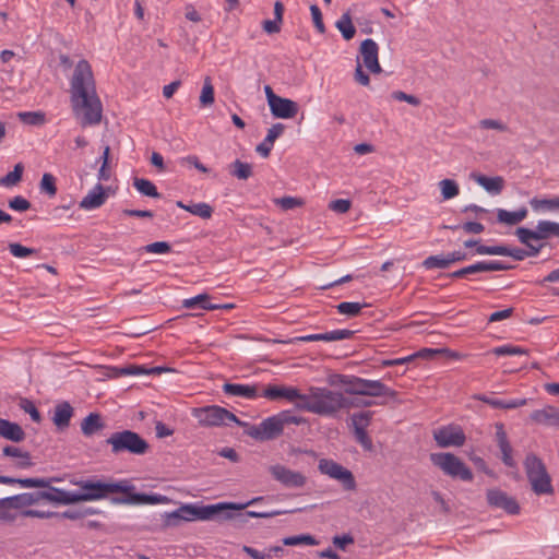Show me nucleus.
Wrapping results in <instances>:
<instances>
[{"instance_id": "f257e3e1", "label": "nucleus", "mask_w": 559, "mask_h": 559, "mask_svg": "<svg viewBox=\"0 0 559 559\" xmlns=\"http://www.w3.org/2000/svg\"><path fill=\"white\" fill-rule=\"evenodd\" d=\"M70 100L73 114L85 128L102 121L103 105L96 91L93 70L87 60H80L70 80Z\"/></svg>"}, {"instance_id": "f03ea898", "label": "nucleus", "mask_w": 559, "mask_h": 559, "mask_svg": "<svg viewBox=\"0 0 559 559\" xmlns=\"http://www.w3.org/2000/svg\"><path fill=\"white\" fill-rule=\"evenodd\" d=\"M307 419L293 415L290 411H282L263 419L259 425H250L245 421V433L257 441H270L277 439L288 425H304Z\"/></svg>"}, {"instance_id": "7ed1b4c3", "label": "nucleus", "mask_w": 559, "mask_h": 559, "mask_svg": "<svg viewBox=\"0 0 559 559\" xmlns=\"http://www.w3.org/2000/svg\"><path fill=\"white\" fill-rule=\"evenodd\" d=\"M344 394L328 388L311 386L306 401L296 403V408L320 416H335L344 408Z\"/></svg>"}, {"instance_id": "20e7f679", "label": "nucleus", "mask_w": 559, "mask_h": 559, "mask_svg": "<svg viewBox=\"0 0 559 559\" xmlns=\"http://www.w3.org/2000/svg\"><path fill=\"white\" fill-rule=\"evenodd\" d=\"M81 491L78 493L79 502L96 501L102 499H110L112 497L122 496V491H127V479L119 481H105L96 477L80 479L73 481Z\"/></svg>"}, {"instance_id": "39448f33", "label": "nucleus", "mask_w": 559, "mask_h": 559, "mask_svg": "<svg viewBox=\"0 0 559 559\" xmlns=\"http://www.w3.org/2000/svg\"><path fill=\"white\" fill-rule=\"evenodd\" d=\"M337 378V383L343 385L345 393L349 395H364L370 397L389 396L390 399L395 400L399 394L380 380H368L348 374H338Z\"/></svg>"}, {"instance_id": "423d86ee", "label": "nucleus", "mask_w": 559, "mask_h": 559, "mask_svg": "<svg viewBox=\"0 0 559 559\" xmlns=\"http://www.w3.org/2000/svg\"><path fill=\"white\" fill-rule=\"evenodd\" d=\"M219 507H214V504L209 506H195V504H183L177 510L173 512H165L160 515L162 518V527H176L181 524L183 521H209V520H217V511Z\"/></svg>"}, {"instance_id": "0eeeda50", "label": "nucleus", "mask_w": 559, "mask_h": 559, "mask_svg": "<svg viewBox=\"0 0 559 559\" xmlns=\"http://www.w3.org/2000/svg\"><path fill=\"white\" fill-rule=\"evenodd\" d=\"M531 488L537 496L552 495L554 486L545 463L535 453H528L523 462Z\"/></svg>"}, {"instance_id": "6e6552de", "label": "nucleus", "mask_w": 559, "mask_h": 559, "mask_svg": "<svg viewBox=\"0 0 559 559\" xmlns=\"http://www.w3.org/2000/svg\"><path fill=\"white\" fill-rule=\"evenodd\" d=\"M263 500H264V497H255V498L251 499L250 501H248L246 503H236V502H218V503H215L214 507H219L221 508L217 511V516L216 518H217V520H231V519H235L237 516H239V518L249 516V518H259V519H270V518H274V516L281 515V514L293 513V512H297V511H301L302 510V509H296V510H292V511H283V510L247 511L245 514H240V513L236 514V513H234V511L243 510L247 507L255 504V503H260Z\"/></svg>"}, {"instance_id": "1a4fd4ad", "label": "nucleus", "mask_w": 559, "mask_h": 559, "mask_svg": "<svg viewBox=\"0 0 559 559\" xmlns=\"http://www.w3.org/2000/svg\"><path fill=\"white\" fill-rule=\"evenodd\" d=\"M106 442L111 445V452L116 455L124 452L143 455L150 449L147 441L131 430L114 432Z\"/></svg>"}, {"instance_id": "9d476101", "label": "nucleus", "mask_w": 559, "mask_h": 559, "mask_svg": "<svg viewBox=\"0 0 559 559\" xmlns=\"http://www.w3.org/2000/svg\"><path fill=\"white\" fill-rule=\"evenodd\" d=\"M431 463L440 468L444 475L463 481H472L474 478L471 468L455 454L439 452L430 454Z\"/></svg>"}, {"instance_id": "9b49d317", "label": "nucleus", "mask_w": 559, "mask_h": 559, "mask_svg": "<svg viewBox=\"0 0 559 559\" xmlns=\"http://www.w3.org/2000/svg\"><path fill=\"white\" fill-rule=\"evenodd\" d=\"M192 415L203 427L227 426L229 423H235L239 427L245 426V421L240 420L234 413L218 405L193 408Z\"/></svg>"}, {"instance_id": "f8f14e48", "label": "nucleus", "mask_w": 559, "mask_h": 559, "mask_svg": "<svg viewBox=\"0 0 559 559\" xmlns=\"http://www.w3.org/2000/svg\"><path fill=\"white\" fill-rule=\"evenodd\" d=\"M127 487L129 488L127 491H122V496H117L111 498V503L114 504H130V506H139V504H157V503H166L169 499L166 496L158 493H140L135 492V487L127 479Z\"/></svg>"}, {"instance_id": "ddd939ff", "label": "nucleus", "mask_w": 559, "mask_h": 559, "mask_svg": "<svg viewBox=\"0 0 559 559\" xmlns=\"http://www.w3.org/2000/svg\"><path fill=\"white\" fill-rule=\"evenodd\" d=\"M272 478L287 489H301L307 485L308 478L298 471L290 469L283 464H274L269 467Z\"/></svg>"}, {"instance_id": "4468645a", "label": "nucleus", "mask_w": 559, "mask_h": 559, "mask_svg": "<svg viewBox=\"0 0 559 559\" xmlns=\"http://www.w3.org/2000/svg\"><path fill=\"white\" fill-rule=\"evenodd\" d=\"M320 473L342 483L345 490H354L356 480L353 473L333 460L321 459L318 464Z\"/></svg>"}, {"instance_id": "2eb2a0df", "label": "nucleus", "mask_w": 559, "mask_h": 559, "mask_svg": "<svg viewBox=\"0 0 559 559\" xmlns=\"http://www.w3.org/2000/svg\"><path fill=\"white\" fill-rule=\"evenodd\" d=\"M486 500L490 508L503 510L510 515H516L521 511L516 499L498 488L488 489Z\"/></svg>"}, {"instance_id": "dca6fc26", "label": "nucleus", "mask_w": 559, "mask_h": 559, "mask_svg": "<svg viewBox=\"0 0 559 559\" xmlns=\"http://www.w3.org/2000/svg\"><path fill=\"white\" fill-rule=\"evenodd\" d=\"M433 439L440 448L462 447L466 436L461 427L449 425L435 430Z\"/></svg>"}, {"instance_id": "f3484780", "label": "nucleus", "mask_w": 559, "mask_h": 559, "mask_svg": "<svg viewBox=\"0 0 559 559\" xmlns=\"http://www.w3.org/2000/svg\"><path fill=\"white\" fill-rule=\"evenodd\" d=\"M261 396L270 401L286 400L295 403L306 401V394H302L297 388L276 384H269L264 388Z\"/></svg>"}, {"instance_id": "a211bd4d", "label": "nucleus", "mask_w": 559, "mask_h": 559, "mask_svg": "<svg viewBox=\"0 0 559 559\" xmlns=\"http://www.w3.org/2000/svg\"><path fill=\"white\" fill-rule=\"evenodd\" d=\"M557 228L556 222L539 221L536 225V229L532 230L525 227H518L515 235L520 242H526L527 239L544 240L551 236H555Z\"/></svg>"}, {"instance_id": "6ab92c4d", "label": "nucleus", "mask_w": 559, "mask_h": 559, "mask_svg": "<svg viewBox=\"0 0 559 559\" xmlns=\"http://www.w3.org/2000/svg\"><path fill=\"white\" fill-rule=\"evenodd\" d=\"M513 267L514 266L506 264L500 261H479L476 262L475 264L454 271L453 273L450 274V276L453 278H460L480 272L507 271Z\"/></svg>"}, {"instance_id": "aec40b11", "label": "nucleus", "mask_w": 559, "mask_h": 559, "mask_svg": "<svg viewBox=\"0 0 559 559\" xmlns=\"http://www.w3.org/2000/svg\"><path fill=\"white\" fill-rule=\"evenodd\" d=\"M371 419L370 412H361L352 416V423L354 426V435L356 441L367 451L372 450V441L366 431V427L369 425Z\"/></svg>"}, {"instance_id": "412c9836", "label": "nucleus", "mask_w": 559, "mask_h": 559, "mask_svg": "<svg viewBox=\"0 0 559 559\" xmlns=\"http://www.w3.org/2000/svg\"><path fill=\"white\" fill-rule=\"evenodd\" d=\"M358 330H352V329L333 330V331L324 332V333L298 336L293 340H289L287 343H294V342L308 343V342H317V341L335 342V341L349 340L354 336V334Z\"/></svg>"}, {"instance_id": "4be33fe9", "label": "nucleus", "mask_w": 559, "mask_h": 559, "mask_svg": "<svg viewBox=\"0 0 559 559\" xmlns=\"http://www.w3.org/2000/svg\"><path fill=\"white\" fill-rule=\"evenodd\" d=\"M359 52L365 67L371 73H380L382 71L378 60L379 47L373 39L367 38L362 40L360 44Z\"/></svg>"}, {"instance_id": "5701e85b", "label": "nucleus", "mask_w": 559, "mask_h": 559, "mask_svg": "<svg viewBox=\"0 0 559 559\" xmlns=\"http://www.w3.org/2000/svg\"><path fill=\"white\" fill-rule=\"evenodd\" d=\"M43 500L55 503V504H73L78 503V493L72 491H66L60 488H56L50 486V480L48 479V487H45L41 490Z\"/></svg>"}, {"instance_id": "b1692460", "label": "nucleus", "mask_w": 559, "mask_h": 559, "mask_svg": "<svg viewBox=\"0 0 559 559\" xmlns=\"http://www.w3.org/2000/svg\"><path fill=\"white\" fill-rule=\"evenodd\" d=\"M269 107L273 117L281 119L294 118L299 109L296 102L281 96L274 99Z\"/></svg>"}, {"instance_id": "393cba45", "label": "nucleus", "mask_w": 559, "mask_h": 559, "mask_svg": "<svg viewBox=\"0 0 559 559\" xmlns=\"http://www.w3.org/2000/svg\"><path fill=\"white\" fill-rule=\"evenodd\" d=\"M223 392L227 395L241 396L248 400L261 396L258 384L225 383Z\"/></svg>"}, {"instance_id": "a878e982", "label": "nucleus", "mask_w": 559, "mask_h": 559, "mask_svg": "<svg viewBox=\"0 0 559 559\" xmlns=\"http://www.w3.org/2000/svg\"><path fill=\"white\" fill-rule=\"evenodd\" d=\"M41 490L34 492H24L12 497L2 498L0 503H11L13 509H22L33 504H38L43 501Z\"/></svg>"}, {"instance_id": "bb28decb", "label": "nucleus", "mask_w": 559, "mask_h": 559, "mask_svg": "<svg viewBox=\"0 0 559 559\" xmlns=\"http://www.w3.org/2000/svg\"><path fill=\"white\" fill-rule=\"evenodd\" d=\"M106 189L97 183L80 202L83 210H94L100 207L107 200Z\"/></svg>"}, {"instance_id": "cd10ccee", "label": "nucleus", "mask_w": 559, "mask_h": 559, "mask_svg": "<svg viewBox=\"0 0 559 559\" xmlns=\"http://www.w3.org/2000/svg\"><path fill=\"white\" fill-rule=\"evenodd\" d=\"M285 130V126L281 122L273 124L269 130L264 140L257 145L255 151L262 157L266 158L270 156L274 142L282 135Z\"/></svg>"}, {"instance_id": "c85d7f7f", "label": "nucleus", "mask_w": 559, "mask_h": 559, "mask_svg": "<svg viewBox=\"0 0 559 559\" xmlns=\"http://www.w3.org/2000/svg\"><path fill=\"white\" fill-rule=\"evenodd\" d=\"M531 419L540 425L559 427V408L547 405L531 413Z\"/></svg>"}, {"instance_id": "c756f323", "label": "nucleus", "mask_w": 559, "mask_h": 559, "mask_svg": "<svg viewBox=\"0 0 559 559\" xmlns=\"http://www.w3.org/2000/svg\"><path fill=\"white\" fill-rule=\"evenodd\" d=\"M73 407L69 402H61L55 406L52 423L59 430H64L70 426L73 416Z\"/></svg>"}, {"instance_id": "7c9ffc66", "label": "nucleus", "mask_w": 559, "mask_h": 559, "mask_svg": "<svg viewBox=\"0 0 559 559\" xmlns=\"http://www.w3.org/2000/svg\"><path fill=\"white\" fill-rule=\"evenodd\" d=\"M25 436V431L19 424L0 418V437L12 442H21Z\"/></svg>"}, {"instance_id": "2f4dec72", "label": "nucleus", "mask_w": 559, "mask_h": 559, "mask_svg": "<svg viewBox=\"0 0 559 559\" xmlns=\"http://www.w3.org/2000/svg\"><path fill=\"white\" fill-rule=\"evenodd\" d=\"M471 178L491 194H500L504 186V179L500 176L487 177L485 175L473 173Z\"/></svg>"}, {"instance_id": "473e14b6", "label": "nucleus", "mask_w": 559, "mask_h": 559, "mask_svg": "<svg viewBox=\"0 0 559 559\" xmlns=\"http://www.w3.org/2000/svg\"><path fill=\"white\" fill-rule=\"evenodd\" d=\"M477 400L499 409H513L527 404V399L502 400L488 395H478Z\"/></svg>"}, {"instance_id": "72a5a7b5", "label": "nucleus", "mask_w": 559, "mask_h": 559, "mask_svg": "<svg viewBox=\"0 0 559 559\" xmlns=\"http://www.w3.org/2000/svg\"><path fill=\"white\" fill-rule=\"evenodd\" d=\"M213 300H216V298L210 296L209 294H200L192 298L183 299L181 307L186 309H201L212 311Z\"/></svg>"}, {"instance_id": "f704fd0d", "label": "nucleus", "mask_w": 559, "mask_h": 559, "mask_svg": "<svg viewBox=\"0 0 559 559\" xmlns=\"http://www.w3.org/2000/svg\"><path fill=\"white\" fill-rule=\"evenodd\" d=\"M0 484L13 485L19 484L25 488H45L48 487L47 478H13L0 475Z\"/></svg>"}, {"instance_id": "c9c22d12", "label": "nucleus", "mask_w": 559, "mask_h": 559, "mask_svg": "<svg viewBox=\"0 0 559 559\" xmlns=\"http://www.w3.org/2000/svg\"><path fill=\"white\" fill-rule=\"evenodd\" d=\"M105 424L98 413L88 414L81 423V430L84 436L90 437L102 430Z\"/></svg>"}, {"instance_id": "e433bc0d", "label": "nucleus", "mask_w": 559, "mask_h": 559, "mask_svg": "<svg viewBox=\"0 0 559 559\" xmlns=\"http://www.w3.org/2000/svg\"><path fill=\"white\" fill-rule=\"evenodd\" d=\"M527 216V209L521 207L518 211L509 212L503 209L497 211V219L499 223L507 225H516Z\"/></svg>"}, {"instance_id": "4c0bfd02", "label": "nucleus", "mask_w": 559, "mask_h": 559, "mask_svg": "<svg viewBox=\"0 0 559 559\" xmlns=\"http://www.w3.org/2000/svg\"><path fill=\"white\" fill-rule=\"evenodd\" d=\"M335 26L341 32L345 40H350L356 34V28L348 11L342 14Z\"/></svg>"}, {"instance_id": "58836bf2", "label": "nucleus", "mask_w": 559, "mask_h": 559, "mask_svg": "<svg viewBox=\"0 0 559 559\" xmlns=\"http://www.w3.org/2000/svg\"><path fill=\"white\" fill-rule=\"evenodd\" d=\"M133 187L143 195L158 199L160 193L157 191L156 186L148 179L138 178L133 179Z\"/></svg>"}, {"instance_id": "ea45409f", "label": "nucleus", "mask_w": 559, "mask_h": 559, "mask_svg": "<svg viewBox=\"0 0 559 559\" xmlns=\"http://www.w3.org/2000/svg\"><path fill=\"white\" fill-rule=\"evenodd\" d=\"M229 173L231 176L240 180H247L252 176V166L249 163L236 159L229 166Z\"/></svg>"}, {"instance_id": "a19ab883", "label": "nucleus", "mask_w": 559, "mask_h": 559, "mask_svg": "<svg viewBox=\"0 0 559 559\" xmlns=\"http://www.w3.org/2000/svg\"><path fill=\"white\" fill-rule=\"evenodd\" d=\"M530 205L535 212L539 211H557L559 210V197L552 199H538L533 198L530 200Z\"/></svg>"}, {"instance_id": "79ce46f5", "label": "nucleus", "mask_w": 559, "mask_h": 559, "mask_svg": "<svg viewBox=\"0 0 559 559\" xmlns=\"http://www.w3.org/2000/svg\"><path fill=\"white\" fill-rule=\"evenodd\" d=\"M284 546H298V545H308L316 546L319 545V540H317L310 534H301L296 536H288L282 539Z\"/></svg>"}, {"instance_id": "37998d69", "label": "nucleus", "mask_w": 559, "mask_h": 559, "mask_svg": "<svg viewBox=\"0 0 559 559\" xmlns=\"http://www.w3.org/2000/svg\"><path fill=\"white\" fill-rule=\"evenodd\" d=\"M23 170V164L17 163L12 171L8 173L4 177L0 178V186L11 187L19 183L22 179Z\"/></svg>"}, {"instance_id": "c03bdc74", "label": "nucleus", "mask_w": 559, "mask_h": 559, "mask_svg": "<svg viewBox=\"0 0 559 559\" xmlns=\"http://www.w3.org/2000/svg\"><path fill=\"white\" fill-rule=\"evenodd\" d=\"M17 117L23 123L29 126H41L46 121L45 114L41 111H22Z\"/></svg>"}, {"instance_id": "a18cd8bd", "label": "nucleus", "mask_w": 559, "mask_h": 559, "mask_svg": "<svg viewBox=\"0 0 559 559\" xmlns=\"http://www.w3.org/2000/svg\"><path fill=\"white\" fill-rule=\"evenodd\" d=\"M214 100V87L212 85L211 78L206 76L200 95V104L203 107H207L213 105Z\"/></svg>"}, {"instance_id": "49530a36", "label": "nucleus", "mask_w": 559, "mask_h": 559, "mask_svg": "<svg viewBox=\"0 0 559 559\" xmlns=\"http://www.w3.org/2000/svg\"><path fill=\"white\" fill-rule=\"evenodd\" d=\"M39 189L48 197L52 198L57 194L56 178L50 173H45L41 177Z\"/></svg>"}, {"instance_id": "de8ad7c7", "label": "nucleus", "mask_w": 559, "mask_h": 559, "mask_svg": "<svg viewBox=\"0 0 559 559\" xmlns=\"http://www.w3.org/2000/svg\"><path fill=\"white\" fill-rule=\"evenodd\" d=\"M439 186L444 200L452 199L460 192L457 183L452 179H443L439 182Z\"/></svg>"}, {"instance_id": "09e8293b", "label": "nucleus", "mask_w": 559, "mask_h": 559, "mask_svg": "<svg viewBox=\"0 0 559 559\" xmlns=\"http://www.w3.org/2000/svg\"><path fill=\"white\" fill-rule=\"evenodd\" d=\"M188 212L203 219H209L212 217L213 207L205 202H200L195 204H190V209H188Z\"/></svg>"}, {"instance_id": "8fccbe9b", "label": "nucleus", "mask_w": 559, "mask_h": 559, "mask_svg": "<svg viewBox=\"0 0 559 559\" xmlns=\"http://www.w3.org/2000/svg\"><path fill=\"white\" fill-rule=\"evenodd\" d=\"M492 354L496 356H512V355H527V349L514 346V345H502L492 348Z\"/></svg>"}, {"instance_id": "3c124183", "label": "nucleus", "mask_w": 559, "mask_h": 559, "mask_svg": "<svg viewBox=\"0 0 559 559\" xmlns=\"http://www.w3.org/2000/svg\"><path fill=\"white\" fill-rule=\"evenodd\" d=\"M423 265L427 269H447L449 267V262L445 255H430L424 260Z\"/></svg>"}, {"instance_id": "603ef678", "label": "nucleus", "mask_w": 559, "mask_h": 559, "mask_svg": "<svg viewBox=\"0 0 559 559\" xmlns=\"http://www.w3.org/2000/svg\"><path fill=\"white\" fill-rule=\"evenodd\" d=\"M477 254H488V255H507L509 253V247L499 245V246H478L476 249Z\"/></svg>"}, {"instance_id": "864d4df0", "label": "nucleus", "mask_w": 559, "mask_h": 559, "mask_svg": "<svg viewBox=\"0 0 559 559\" xmlns=\"http://www.w3.org/2000/svg\"><path fill=\"white\" fill-rule=\"evenodd\" d=\"M116 376H140L146 373V367L139 365H128L114 368Z\"/></svg>"}, {"instance_id": "5fc2aeb1", "label": "nucleus", "mask_w": 559, "mask_h": 559, "mask_svg": "<svg viewBox=\"0 0 559 559\" xmlns=\"http://www.w3.org/2000/svg\"><path fill=\"white\" fill-rule=\"evenodd\" d=\"M368 306L366 302H341L336 306V309L342 314H358L362 308Z\"/></svg>"}, {"instance_id": "6e6d98bb", "label": "nucleus", "mask_w": 559, "mask_h": 559, "mask_svg": "<svg viewBox=\"0 0 559 559\" xmlns=\"http://www.w3.org/2000/svg\"><path fill=\"white\" fill-rule=\"evenodd\" d=\"M444 228H449L455 230L457 228H462L467 234H480L485 230V226L478 222H465L462 225L457 226H443Z\"/></svg>"}, {"instance_id": "4d7b16f0", "label": "nucleus", "mask_w": 559, "mask_h": 559, "mask_svg": "<svg viewBox=\"0 0 559 559\" xmlns=\"http://www.w3.org/2000/svg\"><path fill=\"white\" fill-rule=\"evenodd\" d=\"M344 408L343 409H349L353 407H370L372 405H376L377 403L371 400H366L361 397H347L344 395Z\"/></svg>"}, {"instance_id": "13d9d810", "label": "nucleus", "mask_w": 559, "mask_h": 559, "mask_svg": "<svg viewBox=\"0 0 559 559\" xmlns=\"http://www.w3.org/2000/svg\"><path fill=\"white\" fill-rule=\"evenodd\" d=\"M9 250L15 258H26L37 252L36 249L24 247L19 242L9 243Z\"/></svg>"}, {"instance_id": "bf43d9fd", "label": "nucleus", "mask_w": 559, "mask_h": 559, "mask_svg": "<svg viewBox=\"0 0 559 559\" xmlns=\"http://www.w3.org/2000/svg\"><path fill=\"white\" fill-rule=\"evenodd\" d=\"M20 406L25 413H27L31 416L32 420H34L35 423H39L41 420V415L32 401L27 399H22Z\"/></svg>"}, {"instance_id": "052dcab7", "label": "nucleus", "mask_w": 559, "mask_h": 559, "mask_svg": "<svg viewBox=\"0 0 559 559\" xmlns=\"http://www.w3.org/2000/svg\"><path fill=\"white\" fill-rule=\"evenodd\" d=\"M275 203L281 206L282 210L288 211L304 204L302 200L294 197H283L275 199Z\"/></svg>"}, {"instance_id": "680f3d73", "label": "nucleus", "mask_w": 559, "mask_h": 559, "mask_svg": "<svg viewBox=\"0 0 559 559\" xmlns=\"http://www.w3.org/2000/svg\"><path fill=\"white\" fill-rule=\"evenodd\" d=\"M8 205L11 210L17 212H25L29 210L32 206L31 202L22 195H16L13 199L9 200Z\"/></svg>"}, {"instance_id": "e2e57ef3", "label": "nucleus", "mask_w": 559, "mask_h": 559, "mask_svg": "<svg viewBox=\"0 0 559 559\" xmlns=\"http://www.w3.org/2000/svg\"><path fill=\"white\" fill-rule=\"evenodd\" d=\"M391 97L395 100H399V102H406L408 103L409 105H413V106H419L421 104L420 99L414 95H411V94H407L403 91H394L392 94H391Z\"/></svg>"}, {"instance_id": "0e129e2a", "label": "nucleus", "mask_w": 559, "mask_h": 559, "mask_svg": "<svg viewBox=\"0 0 559 559\" xmlns=\"http://www.w3.org/2000/svg\"><path fill=\"white\" fill-rule=\"evenodd\" d=\"M143 249L148 253H167L171 250V247L166 241H156L146 245Z\"/></svg>"}, {"instance_id": "69168bd1", "label": "nucleus", "mask_w": 559, "mask_h": 559, "mask_svg": "<svg viewBox=\"0 0 559 559\" xmlns=\"http://www.w3.org/2000/svg\"><path fill=\"white\" fill-rule=\"evenodd\" d=\"M310 12H311V16H312L316 28L318 29V32L320 34H323L325 32V26L323 23L321 10L319 9L318 5L312 4L310 7Z\"/></svg>"}, {"instance_id": "338daca9", "label": "nucleus", "mask_w": 559, "mask_h": 559, "mask_svg": "<svg viewBox=\"0 0 559 559\" xmlns=\"http://www.w3.org/2000/svg\"><path fill=\"white\" fill-rule=\"evenodd\" d=\"M352 206L350 200L347 199H337L333 200L329 204V209L336 212V213H346L349 211Z\"/></svg>"}, {"instance_id": "774afa93", "label": "nucleus", "mask_w": 559, "mask_h": 559, "mask_svg": "<svg viewBox=\"0 0 559 559\" xmlns=\"http://www.w3.org/2000/svg\"><path fill=\"white\" fill-rule=\"evenodd\" d=\"M479 127L481 129H486V130L492 129V130H498L500 132H506L508 130L507 124L502 123L499 120H495V119H483L479 121Z\"/></svg>"}]
</instances>
